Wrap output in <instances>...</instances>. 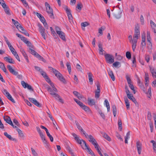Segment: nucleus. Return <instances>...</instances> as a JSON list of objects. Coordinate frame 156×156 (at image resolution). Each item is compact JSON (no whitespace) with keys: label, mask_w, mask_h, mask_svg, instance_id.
<instances>
[{"label":"nucleus","mask_w":156,"mask_h":156,"mask_svg":"<svg viewBox=\"0 0 156 156\" xmlns=\"http://www.w3.org/2000/svg\"><path fill=\"white\" fill-rule=\"evenodd\" d=\"M79 144L81 145L82 148L83 149L86 150L87 148V145L85 141L83 140H81L80 142H79Z\"/></svg>","instance_id":"ddd939ff"},{"label":"nucleus","mask_w":156,"mask_h":156,"mask_svg":"<svg viewBox=\"0 0 156 156\" xmlns=\"http://www.w3.org/2000/svg\"><path fill=\"white\" fill-rule=\"evenodd\" d=\"M147 41L151 43V38L150 37V32L149 31H147Z\"/></svg>","instance_id":"ea45409f"},{"label":"nucleus","mask_w":156,"mask_h":156,"mask_svg":"<svg viewBox=\"0 0 156 156\" xmlns=\"http://www.w3.org/2000/svg\"><path fill=\"white\" fill-rule=\"evenodd\" d=\"M4 37L5 39V41L6 42L7 44L8 45L9 49L10 50L11 52L12 53V54H14V53L16 52L15 51L14 48H13L12 46L11 45V44L10 43L9 41L7 38L5 36H4Z\"/></svg>","instance_id":"423d86ee"},{"label":"nucleus","mask_w":156,"mask_h":156,"mask_svg":"<svg viewBox=\"0 0 156 156\" xmlns=\"http://www.w3.org/2000/svg\"><path fill=\"white\" fill-rule=\"evenodd\" d=\"M20 27L19 29H20L22 31L21 32L26 36H29V35L28 32L26 30H25L22 26H20Z\"/></svg>","instance_id":"c756f323"},{"label":"nucleus","mask_w":156,"mask_h":156,"mask_svg":"<svg viewBox=\"0 0 156 156\" xmlns=\"http://www.w3.org/2000/svg\"><path fill=\"white\" fill-rule=\"evenodd\" d=\"M113 66L115 67H117L119 66V67L120 66V63L118 62H116L113 64Z\"/></svg>","instance_id":"603ef678"},{"label":"nucleus","mask_w":156,"mask_h":156,"mask_svg":"<svg viewBox=\"0 0 156 156\" xmlns=\"http://www.w3.org/2000/svg\"><path fill=\"white\" fill-rule=\"evenodd\" d=\"M150 69L151 73L152 76L154 79H156V69L154 67L149 66Z\"/></svg>","instance_id":"9b49d317"},{"label":"nucleus","mask_w":156,"mask_h":156,"mask_svg":"<svg viewBox=\"0 0 156 156\" xmlns=\"http://www.w3.org/2000/svg\"><path fill=\"white\" fill-rule=\"evenodd\" d=\"M124 100L125 102L126 106V107L127 109H128L129 108V101L128 99L126 98H124Z\"/></svg>","instance_id":"72a5a7b5"},{"label":"nucleus","mask_w":156,"mask_h":156,"mask_svg":"<svg viewBox=\"0 0 156 156\" xmlns=\"http://www.w3.org/2000/svg\"><path fill=\"white\" fill-rule=\"evenodd\" d=\"M146 37L145 34L144 35H142V42L141 45L142 47L145 46L146 45L145 43Z\"/></svg>","instance_id":"c85d7f7f"},{"label":"nucleus","mask_w":156,"mask_h":156,"mask_svg":"<svg viewBox=\"0 0 156 156\" xmlns=\"http://www.w3.org/2000/svg\"><path fill=\"white\" fill-rule=\"evenodd\" d=\"M129 42L132 44V49H133V39L132 38V37L131 35H130L129 36Z\"/></svg>","instance_id":"8fccbe9b"},{"label":"nucleus","mask_w":156,"mask_h":156,"mask_svg":"<svg viewBox=\"0 0 156 156\" xmlns=\"http://www.w3.org/2000/svg\"><path fill=\"white\" fill-rule=\"evenodd\" d=\"M88 103L89 105L92 106L95 105V102L94 99L88 98L87 99Z\"/></svg>","instance_id":"f3484780"},{"label":"nucleus","mask_w":156,"mask_h":156,"mask_svg":"<svg viewBox=\"0 0 156 156\" xmlns=\"http://www.w3.org/2000/svg\"><path fill=\"white\" fill-rule=\"evenodd\" d=\"M66 66H67L68 71L69 73L71 72V69L70 66V63L69 62H67L66 63Z\"/></svg>","instance_id":"c9c22d12"},{"label":"nucleus","mask_w":156,"mask_h":156,"mask_svg":"<svg viewBox=\"0 0 156 156\" xmlns=\"http://www.w3.org/2000/svg\"><path fill=\"white\" fill-rule=\"evenodd\" d=\"M147 94H149L148 96V97L149 98H150V97H151V87H149L148 89V91L147 92Z\"/></svg>","instance_id":"3c124183"},{"label":"nucleus","mask_w":156,"mask_h":156,"mask_svg":"<svg viewBox=\"0 0 156 156\" xmlns=\"http://www.w3.org/2000/svg\"><path fill=\"white\" fill-rule=\"evenodd\" d=\"M147 119L149 120H151V113L148 112L147 115Z\"/></svg>","instance_id":"0e129e2a"},{"label":"nucleus","mask_w":156,"mask_h":156,"mask_svg":"<svg viewBox=\"0 0 156 156\" xmlns=\"http://www.w3.org/2000/svg\"><path fill=\"white\" fill-rule=\"evenodd\" d=\"M72 135L73 136L75 140L79 144L81 140L79 138V136L74 133L72 134Z\"/></svg>","instance_id":"7c9ffc66"},{"label":"nucleus","mask_w":156,"mask_h":156,"mask_svg":"<svg viewBox=\"0 0 156 156\" xmlns=\"http://www.w3.org/2000/svg\"><path fill=\"white\" fill-rule=\"evenodd\" d=\"M103 137L108 141H110L111 139L110 137L106 133H102Z\"/></svg>","instance_id":"f704fd0d"},{"label":"nucleus","mask_w":156,"mask_h":156,"mask_svg":"<svg viewBox=\"0 0 156 156\" xmlns=\"http://www.w3.org/2000/svg\"><path fill=\"white\" fill-rule=\"evenodd\" d=\"M76 68L78 71L82 72V68L79 64H77L76 66Z\"/></svg>","instance_id":"864d4df0"},{"label":"nucleus","mask_w":156,"mask_h":156,"mask_svg":"<svg viewBox=\"0 0 156 156\" xmlns=\"http://www.w3.org/2000/svg\"><path fill=\"white\" fill-rule=\"evenodd\" d=\"M82 4L81 3H80L77 4L76 8L78 9L79 10H80L82 9Z\"/></svg>","instance_id":"13d9d810"},{"label":"nucleus","mask_w":156,"mask_h":156,"mask_svg":"<svg viewBox=\"0 0 156 156\" xmlns=\"http://www.w3.org/2000/svg\"><path fill=\"white\" fill-rule=\"evenodd\" d=\"M126 56L128 59H130L131 58V54L130 53L129 51H127L126 53Z\"/></svg>","instance_id":"4d7b16f0"},{"label":"nucleus","mask_w":156,"mask_h":156,"mask_svg":"<svg viewBox=\"0 0 156 156\" xmlns=\"http://www.w3.org/2000/svg\"><path fill=\"white\" fill-rule=\"evenodd\" d=\"M125 89H126V92L127 94V96L131 94H130V92L127 86L125 87Z\"/></svg>","instance_id":"680f3d73"},{"label":"nucleus","mask_w":156,"mask_h":156,"mask_svg":"<svg viewBox=\"0 0 156 156\" xmlns=\"http://www.w3.org/2000/svg\"><path fill=\"white\" fill-rule=\"evenodd\" d=\"M28 99L30 101L32 102L37 106L38 107H40L41 106L40 104L35 99L33 98H29Z\"/></svg>","instance_id":"1a4fd4ad"},{"label":"nucleus","mask_w":156,"mask_h":156,"mask_svg":"<svg viewBox=\"0 0 156 156\" xmlns=\"http://www.w3.org/2000/svg\"><path fill=\"white\" fill-rule=\"evenodd\" d=\"M31 151L32 153V154L34 156H37V152L35 151L32 148H31Z\"/></svg>","instance_id":"69168bd1"},{"label":"nucleus","mask_w":156,"mask_h":156,"mask_svg":"<svg viewBox=\"0 0 156 156\" xmlns=\"http://www.w3.org/2000/svg\"><path fill=\"white\" fill-rule=\"evenodd\" d=\"M138 85L141 88L143 89L144 88V86L143 83L141 82L140 79H138Z\"/></svg>","instance_id":"de8ad7c7"},{"label":"nucleus","mask_w":156,"mask_h":156,"mask_svg":"<svg viewBox=\"0 0 156 156\" xmlns=\"http://www.w3.org/2000/svg\"><path fill=\"white\" fill-rule=\"evenodd\" d=\"M88 74L89 82L91 84H92L93 82V75L91 73H88Z\"/></svg>","instance_id":"5701e85b"},{"label":"nucleus","mask_w":156,"mask_h":156,"mask_svg":"<svg viewBox=\"0 0 156 156\" xmlns=\"http://www.w3.org/2000/svg\"><path fill=\"white\" fill-rule=\"evenodd\" d=\"M98 48L99 54L101 55L103 54V52L105 51L103 50L102 48V45L101 41L98 42Z\"/></svg>","instance_id":"4468645a"},{"label":"nucleus","mask_w":156,"mask_h":156,"mask_svg":"<svg viewBox=\"0 0 156 156\" xmlns=\"http://www.w3.org/2000/svg\"><path fill=\"white\" fill-rule=\"evenodd\" d=\"M118 124L119 129L120 128V130H121L122 129V122L120 119H119L118 121Z\"/></svg>","instance_id":"49530a36"},{"label":"nucleus","mask_w":156,"mask_h":156,"mask_svg":"<svg viewBox=\"0 0 156 156\" xmlns=\"http://www.w3.org/2000/svg\"><path fill=\"white\" fill-rule=\"evenodd\" d=\"M149 126L150 128V130L151 132H152L153 129V125L152 122H151L149 123Z\"/></svg>","instance_id":"e2e57ef3"},{"label":"nucleus","mask_w":156,"mask_h":156,"mask_svg":"<svg viewBox=\"0 0 156 156\" xmlns=\"http://www.w3.org/2000/svg\"><path fill=\"white\" fill-rule=\"evenodd\" d=\"M45 5L46 7V11L50 17L51 18H54V15L52 9L51 7L49 4L47 2H45Z\"/></svg>","instance_id":"20e7f679"},{"label":"nucleus","mask_w":156,"mask_h":156,"mask_svg":"<svg viewBox=\"0 0 156 156\" xmlns=\"http://www.w3.org/2000/svg\"><path fill=\"white\" fill-rule=\"evenodd\" d=\"M40 73L41 75L43 76V77L45 78L46 81L48 82H50V80L48 77L47 76L46 73L45 72L43 71V70L40 71Z\"/></svg>","instance_id":"f8f14e48"},{"label":"nucleus","mask_w":156,"mask_h":156,"mask_svg":"<svg viewBox=\"0 0 156 156\" xmlns=\"http://www.w3.org/2000/svg\"><path fill=\"white\" fill-rule=\"evenodd\" d=\"M137 148L142 147V144L139 141H137L136 143Z\"/></svg>","instance_id":"338daca9"},{"label":"nucleus","mask_w":156,"mask_h":156,"mask_svg":"<svg viewBox=\"0 0 156 156\" xmlns=\"http://www.w3.org/2000/svg\"><path fill=\"white\" fill-rule=\"evenodd\" d=\"M21 40H22L25 43L27 44L28 45L31 44L30 42L29 41H28L26 38L24 37H23V38Z\"/></svg>","instance_id":"c03bdc74"},{"label":"nucleus","mask_w":156,"mask_h":156,"mask_svg":"<svg viewBox=\"0 0 156 156\" xmlns=\"http://www.w3.org/2000/svg\"><path fill=\"white\" fill-rule=\"evenodd\" d=\"M2 7L4 8V11L6 14L8 15H11L9 9L6 5L5 6H4Z\"/></svg>","instance_id":"2eb2a0df"},{"label":"nucleus","mask_w":156,"mask_h":156,"mask_svg":"<svg viewBox=\"0 0 156 156\" xmlns=\"http://www.w3.org/2000/svg\"><path fill=\"white\" fill-rule=\"evenodd\" d=\"M16 130L18 132V133L20 136L21 137H24V135L23 133L21 130L17 128L16 129Z\"/></svg>","instance_id":"37998d69"},{"label":"nucleus","mask_w":156,"mask_h":156,"mask_svg":"<svg viewBox=\"0 0 156 156\" xmlns=\"http://www.w3.org/2000/svg\"><path fill=\"white\" fill-rule=\"evenodd\" d=\"M150 23L151 27L154 30V33H156V25L152 20L151 21Z\"/></svg>","instance_id":"2f4dec72"},{"label":"nucleus","mask_w":156,"mask_h":156,"mask_svg":"<svg viewBox=\"0 0 156 156\" xmlns=\"http://www.w3.org/2000/svg\"><path fill=\"white\" fill-rule=\"evenodd\" d=\"M73 93L79 99H81L83 98L82 96L76 91H74Z\"/></svg>","instance_id":"e433bc0d"},{"label":"nucleus","mask_w":156,"mask_h":156,"mask_svg":"<svg viewBox=\"0 0 156 156\" xmlns=\"http://www.w3.org/2000/svg\"><path fill=\"white\" fill-rule=\"evenodd\" d=\"M140 36V29L139 27H136L134 31V34L133 37V50L134 51L136 46L137 40Z\"/></svg>","instance_id":"f257e3e1"},{"label":"nucleus","mask_w":156,"mask_h":156,"mask_svg":"<svg viewBox=\"0 0 156 156\" xmlns=\"http://www.w3.org/2000/svg\"><path fill=\"white\" fill-rule=\"evenodd\" d=\"M41 139L43 141V143L45 145V147L46 148H49V144L46 140L45 137Z\"/></svg>","instance_id":"cd10ccee"},{"label":"nucleus","mask_w":156,"mask_h":156,"mask_svg":"<svg viewBox=\"0 0 156 156\" xmlns=\"http://www.w3.org/2000/svg\"><path fill=\"white\" fill-rule=\"evenodd\" d=\"M58 34V35L59 37L63 40L65 41L66 40L65 34L64 33L61 31Z\"/></svg>","instance_id":"b1692460"},{"label":"nucleus","mask_w":156,"mask_h":156,"mask_svg":"<svg viewBox=\"0 0 156 156\" xmlns=\"http://www.w3.org/2000/svg\"><path fill=\"white\" fill-rule=\"evenodd\" d=\"M36 129L38 133H39L41 139L45 137L44 135L43 134V133L42 132L41 130L39 127L37 126L36 127Z\"/></svg>","instance_id":"4be33fe9"},{"label":"nucleus","mask_w":156,"mask_h":156,"mask_svg":"<svg viewBox=\"0 0 156 156\" xmlns=\"http://www.w3.org/2000/svg\"><path fill=\"white\" fill-rule=\"evenodd\" d=\"M105 57L106 62L109 64H111L114 61V58L111 55L106 54L105 55Z\"/></svg>","instance_id":"39448f33"},{"label":"nucleus","mask_w":156,"mask_h":156,"mask_svg":"<svg viewBox=\"0 0 156 156\" xmlns=\"http://www.w3.org/2000/svg\"><path fill=\"white\" fill-rule=\"evenodd\" d=\"M86 150H87V151L89 154H91L92 156L94 155V153L92 152L90 148H89L88 146L87 147V148H86Z\"/></svg>","instance_id":"09e8293b"},{"label":"nucleus","mask_w":156,"mask_h":156,"mask_svg":"<svg viewBox=\"0 0 156 156\" xmlns=\"http://www.w3.org/2000/svg\"><path fill=\"white\" fill-rule=\"evenodd\" d=\"M39 27V30L41 33L44 32L45 29L40 24L38 25Z\"/></svg>","instance_id":"a19ab883"},{"label":"nucleus","mask_w":156,"mask_h":156,"mask_svg":"<svg viewBox=\"0 0 156 156\" xmlns=\"http://www.w3.org/2000/svg\"><path fill=\"white\" fill-rule=\"evenodd\" d=\"M12 21L13 23L14 24L16 28L18 29L19 30L20 28V27L22 26L18 22V21H16L13 19H12Z\"/></svg>","instance_id":"aec40b11"},{"label":"nucleus","mask_w":156,"mask_h":156,"mask_svg":"<svg viewBox=\"0 0 156 156\" xmlns=\"http://www.w3.org/2000/svg\"><path fill=\"white\" fill-rule=\"evenodd\" d=\"M4 134V135L10 140L15 141H16L15 138L12 137L10 135L8 134L7 132H5Z\"/></svg>","instance_id":"6ab92c4d"},{"label":"nucleus","mask_w":156,"mask_h":156,"mask_svg":"<svg viewBox=\"0 0 156 156\" xmlns=\"http://www.w3.org/2000/svg\"><path fill=\"white\" fill-rule=\"evenodd\" d=\"M2 92L7 97L8 99L10 98V97H12L10 94L6 90L4 89L3 90Z\"/></svg>","instance_id":"a878e982"},{"label":"nucleus","mask_w":156,"mask_h":156,"mask_svg":"<svg viewBox=\"0 0 156 156\" xmlns=\"http://www.w3.org/2000/svg\"><path fill=\"white\" fill-rule=\"evenodd\" d=\"M4 120L7 123L12 126L13 128H14V126L13 125L10 118L8 116H4Z\"/></svg>","instance_id":"6e6552de"},{"label":"nucleus","mask_w":156,"mask_h":156,"mask_svg":"<svg viewBox=\"0 0 156 156\" xmlns=\"http://www.w3.org/2000/svg\"><path fill=\"white\" fill-rule=\"evenodd\" d=\"M4 59L7 62H8L10 63H14V61L12 58H10L8 57H4Z\"/></svg>","instance_id":"393cba45"},{"label":"nucleus","mask_w":156,"mask_h":156,"mask_svg":"<svg viewBox=\"0 0 156 156\" xmlns=\"http://www.w3.org/2000/svg\"><path fill=\"white\" fill-rule=\"evenodd\" d=\"M108 74L109 76L111 77L112 80L114 81L115 80V76L112 70H109L108 71Z\"/></svg>","instance_id":"473e14b6"},{"label":"nucleus","mask_w":156,"mask_h":156,"mask_svg":"<svg viewBox=\"0 0 156 156\" xmlns=\"http://www.w3.org/2000/svg\"><path fill=\"white\" fill-rule=\"evenodd\" d=\"M20 51L21 52L22 54L23 55V56H24V58L26 59L27 62H29V61L28 58V56H27L26 53V52L24 51V50H23V48H20Z\"/></svg>","instance_id":"dca6fc26"},{"label":"nucleus","mask_w":156,"mask_h":156,"mask_svg":"<svg viewBox=\"0 0 156 156\" xmlns=\"http://www.w3.org/2000/svg\"><path fill=\"white\" fill-rule=\"evenodd\" d=\"M49 68L50 70L52 71V72L55 74V76L61 82L65 83V80L62 74L57 70L54 69L52 67H49Z\"/></svg>","instance_id":"f03ea898"},{"label":"nucleus","mask_w":156,"mask_h":156,"mask_svg":"<svg viewBox=\"0 0 156 156\" xmlns=\"http://www.w3.org/2000/svg\"><path fill=\"white\" fill-rule=\"evenodd\" d=\"M127 96L128 98L132 100V101L134 100V101L135 98L132 94H131Z\"/></svg>","instance_id":"bf43d9fd"},{"label":"nucleus","mask_w":156,"mask_h":156,"mask_svg":"<svg viewBox=\"0 0 156 156\" xmlns=\"http://www.w3.org/2000/svg\"><path fill=\"white\" fill-rule=\"evenodd\" d=\"M126 79L127 82L128 84L131 83V80L130 77L128 76V75H126Z\"/></svg>","instance_id":"6e6d98bb"},{"label":"nucleus","mask_w":156,"mask_h":156,"mask_svg":"<svg viewBox=\"0 0 156 156\" xmlns=\"http://www.w3.org/2000/svg\"><path fill=\"white\" fill-rule=\"evenodd\" d=\"M52 87V89L55 92H57V90L56 88L55 87L54 84L53 83H52L51 81L50 82H48Z\"/></svg>","instance_id":"a18cd8bd"},{"label":"nucleus","mask_w":156,"mask_h":156,"mask_svg":"<svg viewBox=\"0 0 156 156\" xmlns=\"http://www.w3.org/2000/svg\"><path fill=\"white\" fill-rule=\"evenodd\" d=\"M74 101L77 103V104H78L80 106H81L83 104V103L80 101H79L77 99H76L74 98Z\"/></svg>","instance_id":"5fc2aeb1"},{"label":"nucleus","mask_w":156,"mask_h":156,"mask_svg":"<svg viewBox=\"0 0 156 156\" xmlns=\"http://www.w3.org/2000/svg\"><path fill=\"white\" fill-rule=\"evenodd\" d=\"M23 3V5H24V6L26 7H28L29 8V5H28V4L27 3V2H26L25 0H20Z\"/></svg>","instance_id":"052dcab7"},{"label":"nucleus","mask_w":156,"mask_h":156,"mask_svg":"<svg viewBox=\"0 0 156 156\" xmlns=\"http://www.w3.org/2000/svg\"><path fill=\"white\" fill-rule=\"evenodd\" d=\"M130 136V132L129 131L126 134V135L125 137V143L126 144L128 143V139H129Z\"/></svg>","instance_id":"4c0bfd02"},{"label":"nucleus","mask_w":156,"mask_h":156,"mask_svg":"<svg viewBox=\"0 0 156 156\" xmlns=\"http://www.w3.org/2000/svg\"><path fill=\"white\" fill-rule=\"evenodd\" d=\"M36 57L38 58L39 60H41L44 62H46V60L38 54L36 56Z\"/></svg>","instance_id":"79ce46f5"},{"label":"nucleus","mask_w":156,"mask_h":156,"mask_svg":"<svg viewBox=\"0 0 156 156\" xmlns=\"http://www.w3.org/2000/svg\"><path fill=\"white\" fill-rule=\"evenodd\" d=\"M7 68L9 71L12 74L16 76L18 74V73L15 71L10 65H8Z\"/></svg>","instance_id":"9d476101"},{"label":"nucleus","mask_w":156,"mask_h":156,"mask_svg":"<svg viewBox=\"0 0 156 156\" xmlns=\"http://www.w3.org/2000/svg\"><path fill=\"white\" fill-rule=\"evenodd\" d=\"M145 85L146 86L148 85V83L149 82V77L148 74L147 73H145Z\"/></svg>","instance_id":"a211bd4d"},{"label":"nucleus","mask_w":156,"mask_h":156,"mask_svg":"<svg viewBox=\"0 0 156 156\" xmlns=\"http://www.w3.org/2000/svg\"><path fill=\"white\" fill-rule=\"evenodd\" d=\"M29 52L32 55H34L36 57V56L38 54L34 50L32 49L31 48H29Z\"/></svg>","instance_id":"58836bf2"},{"label":"nucleus","mask_w":156,"mask_h":156,"mask_svg":"<svg viewBox=\"0 0 156 156\" xmlns=\"http://www.w3.org/2000/svg\"><path fill=\"white\" fill-rule=\"evenodd\" d=\"M47 135V136L49 138L50 141L51 142H53V137L50 134V133H48Z\"/></svg>","instance_id":"774afa93"},{"label":"nucleus","mask_w":156,"mask_h":156,"mask_svg":"<svg viewBox=\"0 0 156 156\" xmlns=\"http://www.w3.org/2000/svg\"><path fill=\"white\" fill-rule=\"evenodd\" d=\"M0 68L5 73L6 75L8 74V72L7 71L6 69L5 66L1 62H0Z\"/></svg>","instance_id":"412c9836"},{"label":"nucleus","mask_w":156,"mask_h":156,"mask_svg":"<svg viewBox=\"0 0 156 156\" xmlns=\"http://www.w3.org/2000/svg\"><path fill=\"white\" fill-rule=\"evenodd\" d=\"M64 9L67 15L69 20L70 22H71V21L72 20V16L70 12V10L68 8L67 6H65Z\"/></svg>","instance_id":"0eeeda50"},{"label":"nucleus","mask_w":156,"mask_h":156,"mask_svg":"<svg viewBox=\"0 0 156 156\" xmlns=\"http://www.w3.org/2000/svg\"><path fill=\"white\" fill-rule=\"evenodd\" d=\"M80 107L86 112H89L90 111L89 108L88 106L84 105L83 104Z\"/></svg>","instance_id":"bb28decb"},{"label":"nucleus","mask_w":156,"mask_h":156,"mask_svg":"<svg viewBox=\"0 0 156 156\" xmlns=\"http://www.w3.org/2000/svg\"><path fill=\"white\" fill-rule=\"evenodd\" d=\"M48 90L50 94L54 96V97L56 99H58L59 102L62 103H63V101L62 99L58 94L56 93L57 92H55L54 91L53 89L50 87L48 88Z\"/></svg>","instance_id":"7ed1b4c3"}]
</instances>
